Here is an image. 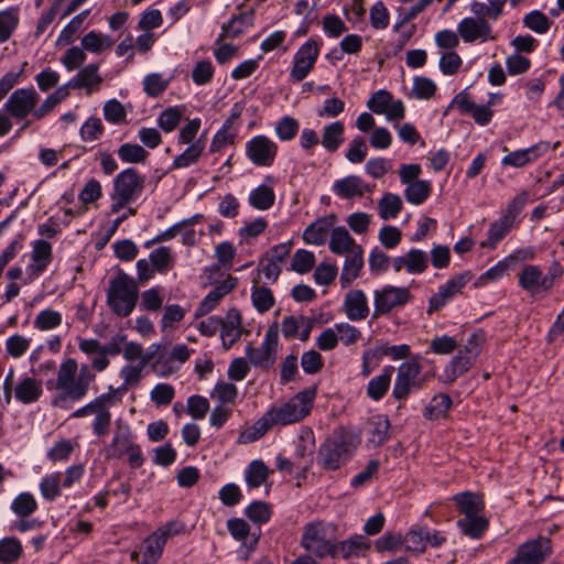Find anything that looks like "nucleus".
Here are the masks:
<instances>
[{"label": "nucleus", "mask_w": 564, "mask_h": 564, "mask_svg": "<svg viewBox=\"0 0 564 564\" xmlns=\"http://www.w3.org/2000/svg\"><path fill=\"white\" fill-rule=\"evenodd\" d=\"M96 375L88 365L78 364L73 358L65 359L56 373L54 389L57 393L52 398V405L67 410L70 403L82 400L95 381Z\"/></svg>", "instance_id": "obj_1"}, {"label": "nucleus", "mask_w": 564, "mask_h": 564, "mask_svg": "<svg viewBox=\"0 0 564 564\" xmlns=\"http://www.w3.org/2000/svg\"><path fill=\"white\" fill-rule=\"evenodd\" d=\"M358 440L348 432H336L318 448L316 462L327 470H336L352 455Z\"/></svg>", "instance_id": "obj_2"}, {"label": "nucleus", "mask_w": 564, "mask_h": 564, "mask_svg": "<svg viewBox=\"0 0 564 564\" xmlns=\"http://www.w3.org/2000/svg\"><path fill=\"white\" fill-rule=\"evenodd\" d=\"M128 457V464L131 468H140L144 463V456L141 447L135 443L131 427L122 421H117L113 430V436L105 448L107 459H120Z\"/></svg>", "instance_id": "obj_3"}, {"label": "nucleus", "mask_w": 564, "mask_h": 564, "mask_svg": "<svg viewBox=\"0 0 564 564\" xmlns=\"http://www.w3.org/2000/svg\"><path fill=\"white\" fill-rule=\"evenodd\" d=\"M138 295L139 289L135 281L120 270L110 281L107 303L116 315L127 317L133 312Z\"/></svg>", "instance_id": "obj_4"}, {"label": "nucleus", "mask_w": 564, "mask_h": 564, "mask_svg": "<svg viewBox=\"0 0 564 564\" xmlns=\"http://www.w3.org/2000/svg\"><path fill=\"white\" fill-rule=\"evenodd\" d=\"M316 389L310 388L299 392L288 402L273 406L265 412L272 425H288L300 422L310 414Z\"/></svg>", "instance_id": "obj_5"}, {"label": "nucleus", "mask_w": 564, "mask_h": 564, "mask_svg": "<svg viewBox=\"0 0 564 564\" xmlns=\"http://www.w3.org/2000/svg\"><path fill=\"white\" fill-rule=\"evenodd\" d=\"M145 177L135 169L129 167L120 172L113 180L110 212L118 213L133 203L143 192Z\"/></svg>", "instance_id": "obj_6"}, {"label": "nucleus", "mask_w": 564, "mask_h": 564, "mask_svg": "<svg viewBox=\"0 0 564 564\" xmlns=\"http://www.w3.org/2000/svg\"><path fill=\"white\" fill-rule=\"evenodd\" d=\"M335 527L324 522L308 523L304 528L301 545L317 558L332 557L335 546Z\"/></svg>", "instance_id": "obj_7"}, {"label": "nucleus", "mask_w": 564, "mask_h": 564, "mask_svg": "<svg viewBox=\"0 0 564 564\" xmlns=\"http://www.w3.org/2000/svg\"><path fill=\"white\" fill-rule=\"evenodd\" d=\"M278 346L279 325L274 322L268 327L259 347L251 345L246 347V356L254 367L269 369L276 360Z\"/></svg>", "instance_id": "obj_8"}, {"label": "nucleus", "mask_w": 564, "mask_h": 564, "mask_svg": "<svg viewBox=\"0 0 564 564\" xmlns=\"http://www.w3.org/2000/svg\"><path fill=\"white\" fill-rule=\"evenodd\" d=\"M413 299L410 290L404 286L384 285L373 292V317L389 314L395 308L405 306Z\"/></svg>", "instance_id": "obj_9"}, {"label": "nucleus", "mask_w": 564, "mask_h": 564, "mask_svg": "<svg viewBox=\"0 0 564 564\" xmlns=\"http://www.w3.org/2000/svg\"><path fill=\"white\" fill-rule=\"evenodd\" d=\"M322 42L315 39H310L300 46L293 57L290 73L293 80L301 82L307 77L318 58Z\"/></svg>", "instance_id": "obj_10"}, {"label": "nucleus", "mask_w": 564, "mask_h": 564, "mask_svg": "<svg viewBox=\"0 0 564 564\" xmlns=\"http://www.w3.org/2000/svg\"><path fill=\"white\" fill-rule=\"evenodd\" d=\"M551 553V541L540 536L522 543L507 564H543Z\"/></svg>", "instance_id": "obj_11"}, {"label": "nucleus", "mask_w": 564, "mask_h": 564, "mask_svg": "<svg viewBox=\"0 0 564 564\" xmlns=\"http://www.w3.org/2000/svg\"><path fill=\"white\" fill-rule=\"evenodd\" d=\"M39 99L40 96L33 87L20 88L11 94L4 108L12 118L22 120L29 115L34 118Z\"/></svg>", "instance_id": "obj_12"}, {"label": "nucleus", "mask_w": 564, "mask_h": 564, "mask_svg": "<svg viewBox=\"0 0 564 564\" xmlns=\"http://www.w3.org/2000/svg\"><path fill=\"white\" fill-rule=\"evenodd\" d=\"M170 536V528H159L143 541L140 552H133L131 557L138 564H154L161 557L163 547Z\"/></svg>", "instance_id": "obj_13"}, {"label": "nucleus", "mask_w": 564, "mask_h": 564, "mask_svg": "<svg viewBox=\"0 0 564 564\" xmlns=\"http://www.w3.org/2000/svg\"><path fill=\"white\" fill-rule=\"evenodd\" d=\"M367 107L377 115H384L388 121H399L405 115L403 102L393 99V96L383 89L376 91L370 97Z\"/></svg>", "instance_id": "obj_14"}, {"label": "nucleus", "mask_w": 564, "mask_h": 564, "mask_svg": "<svg viewBox=\"0 0 564 564\" xmlns=\"http://www.w3.org/2000/svg\"><path fill=\"white\" fill-rule=\"evenodd\" d=\"M246 153L254 165L271 166L278 153V145L265 135H257L246 143Z\"/></svg>", "instance_id": "obj_15"}, {"label": "nucleus", "mask_w": 564, "mask_h": 564, "mask_svg": "<svg viewBox=\"0 0 564 564\" xmlns=\"http://www.w3.org/2000/svg\"><path fill=\"white\" fill-rule=\"evenodd\" d=\"M471 274L469 272L460 273L453 279L448 280L445 284L438 288L429 302L427 313L431 314L434 311H438L446 305L453 297L462 293L464 286L470 281Z\"/></svg>", "instance_id": "obj_16"}, {"label": "nucleus", "mask_w": 564, "mask_h": 564, "mask_svg": "<svg viewBox=\"0 0 564 564\" xmlns=\"http://www.w3.org/2000/svg\"><path fill=\"white\" fill-rule=\"evenodd\" d=\"M421 373V365L417 360L411 359L400 365L392 394L397 400H404L411 388L416 386L417 377Z\"/></svg>", "instance_id": "obj_17"}, {"label": "nucleus", "mask_w": 564, "mask_h": 564, "mask_svg": "<svg viewBox=\"0 0 564 564\" xmlns=\"http://www.w3.org/2000/svg\"><path fill=\"white\" fill-rule=\"evenodd\" d=\"M52 260V245L44 239L33 241L31 262L26 267L29 281L36 280L47 269Z\"/></svg>", "instance_id": "obj_18"}, {"label": "nucleus", "mask_w": 564, "mask_h": 564, "mask_svg": "<svg viewBox=\"0 0 564 564\" xmlns=\"http://www.w3.org/2000/svg\"><path fill=\"white\" fill-rule=\"evenodd\" d=\"M457 32L465 43H473L477 40L486 42L495 39L486 18H464L457 25Z\"/></svg>", "instance_id": "obj_19"}, {"label": "nucleus", "mask_w": 564, "mask_h": 564, "mask_svg": "<svg viewBox=\"0 0 564 564\" xmlns=\"http://www.w3.org/2000/svg\"><path fill=\"white\" fill-rule=\"evenodd\" d=\"M100 65L91 63L82 67L77 74L69 79L66 85L69 89H84L86 95H90L100 89L102 76L99 74Z\"/></svg>", "instance_id": "obj_20"}, {"label": "nucleus", "mask_w": 564, "mask_h": 564, "mask_svg": "<svg viewBox=\"0 0 564 564\" xmlns=\"http://www.w3.org/2000/svg\"><path fill=\"white\" fill-rule=\"evenodd\" d=\"M370 549V541L361 534H356L347 540H335L334 555L332 558L349 560L359 557Z\"/></svg>", "instance_id": "obj_21"}, {"label": "nucleus", "mask_w": 564, "mask_h": 564, "mask_svg": "<svg viewBox=\"0 0 564 564\" xmlns=\"http://www.w3.org/2000/svg\"><path fill=\"white\" fill-rule=\"evenodd\" d=\"M519 285L530 294L547 292V279L539 265L527 264L519 273Z\"/></svg>", "instance_id": "obj_22"}, {"label": "nucleus", "mask_w": 564, "mask_h": 564, "mask_svg": "<svg viewBox=\"0 0 564 564\" xmlns=\"http://www.w3.org/2000/svg\"><path fill=\"white\" fill-rule=\"evenodd\" d=\"M549 142H539L528 149L517 150L505 155L501 160L502 165L523 167L528 163L536 160L547 152Z\"/></svg>", "instance_id": "obj_23"}, {"label": "nucleus", "mask_w": 564, "mask_h": 564, "mask_svg": "<svg viewBox=\"0 0 564 564\" xmlns=\"http://www.w3.org/2000/svg\"><path fill=\"white\" fill-rule=\"evenodd\" d=\"M15 399L23 404L35 403L43 393L42 381L34 377L22 376L14 387Z\"/></svg>", "instance_id": "obj_24"}, {"label": "nucleus", "mask_w": 564, "mask_h": 564, "mask_svg": "<svg viewBox=\"0 0 564 564\" xmlns=\"http://www.w3.org/2000/svg\"><path fill=\"white\" fill-rule=\"evenodd\" d=\"M344 311L350 321H362L369 315L367 296L361 290L349 291L345 295Z\"/></svg>", "instance_id": "obj_25"}, {"label": "nucleus", "mask_w": 564, "mask_h": 564, "mask_svg": "<svg viewBox=\"0 0 564 564\" xmlns=\"http://www.w3.org/2000/svg\"><path fill=\"white\" fill-rule=\"evenodd\" d=\"M335 221L336 217L334 215L318 218L305 228L303 232L304 241L308 245H324L329 231H332L335 225Z\"/></svg>", "instance_id": "obj_26"}, {"label": "nucleus", "mask_w": 564, "mask_h": 564, "mask_svg": "<svg viewBox=\"0 0 564 564\" xmlns=\"http://www.w3.org/2000/svg\"><path fill=\"white\" fill-rule=\"evenodd\" d=\"M333 191L340 198L349 199L360 197L371 188L360 176L349 175L337 180L333 185Z\"/></svg>", "instance_id": "obj_27"}, {"label": "nucleus", "mask_w": 564, "mask_h": 564, "mask_svg": "<svg viewBox=\"0 0 564 564\" xmlns=\"http://www.w3.org/2000/svg\"><path fill=\"white\" fill-rule=\"evenodd\" d=\"M220 336L225 349H229L241 336V315L238 310L231 308L226 318H221Z\"/></svg>", "instance_id": "obj_28"}, {"label": "nucleus", "mask_w": 564, "mask_h": 564, "mask_svg": "<svg viewBox=\"0 0 564 564\" xmlns=\"http://www.w3.org/2000/svg\"><path fill=\"white\" fill-rule=\"evenodd\" d=\"M236 283L234 280L228 279L215 286L208 294L202 300L195 311V316L200 317L212 312L221 301V299L230 293L235 288Z\"/></svg>", "instance_id": "obj_29"}, {"label": "nucleus", "mask_w": 564, "mask_h": 564, "mask_svg": "<svg viewBox=\"0 0 564 564\" xmlns=\"http://www.w3.org/2000/svg\"><path fill=\"white\" fill-rule=\"evenodd\" d=\"M355 247H360L355 242L345 227H335L330 231L329 249L336 254H347L354 251Z\"/></svg>", "instance_id": "obj_30"}, {"label": "nucleus", "mask_w": 564, "mask_h": 564, "mask_svg": "<svg viewBox=\"0 0 564 564\" xmlns=\"http://www.w3.org/2000/svg\"><path fill=\"white\" fill-rule=\"evenodd\" d=\"M476 356L477 351H473L471 349H468V354L460 350L445 369L446 381L454 382L458 377L464 375L473 366Z\"/></svg>", "instance_id": "obj_31"}, {"label": "nucleus", "mask_w": 564, "mask_h": 564, "mask_svg": "<svg viewBox=\"0 0 564 564\" xmlns=\"http://www.w3.org/2000/svg\"><path fill=\"white\" fill-rule=\"evenodd\" d=\"M393 372L394 368L392 366H386L379 376L368 382L367 394L370 399L378 401L383 398L390 387Z\"/></svg>", "instance_id": "obj_32"}, {"label": "nucleus", "mask_w": 564, "mask_h": 564, "mask_svg": "<svg viewBox=\"0 0 564 564\" xmlns=\"http://www.w3.org/2000/svg\"><path fill=\"white\" fill-rule=\"evenodd\" d=\"M345 127L341 121H334L326 124L322 131V145L328 152H335L344 142Z\"/></svg>", "instance_id": "obj_33"}, {"label": "nucleus", "mask_w": 564, "mask_h": 564, "mask_svg": "<svg viewBox=\"0 0 564 564\" xmlns=\"http://www.w3.org/2000/svg\"><path fill=\"white\" fill-rule=\"evenodd\" d=\"M457 509L460 513L466 516H475L482 513L484 502L479 496L476 494L465 491L453 497Z\"/></svg>", "instance_id": "obj_34"}, {"label": "nucleus", "mask_w": 564, "mask_h": 564, "mask_svg": "<svg viewBox=\"0 0 564 564\" xmlns=\"http://www.w3.org/2000/svg\"><path fill=\"white\" fill-rule=\"evenodd\" d=\"M364 265L362 248L355 247L354 251L346 254L340 280L343 283H350L358 275Z\"/></svg>", "instance_id": "obj_35"}, {"label": "nucleus", "mask_w": 564, "mask_h": 564, "mask_svg": "<svg viewBox=\"0 0 564 564\" xmlns=\"http://www.w3.org/2000/svg\"><path fill=\"white\" fill-rule=\"evenodd\" d=\"M271 470L261 459L252 460L246 471L245 479L246 484L250 489L259 488L267 482Z\"/></svg>", "instance_id": "obj_36"}, {"label": "nucleus", "mask_w": 564, "mask_h": 564, "mask_svg": "<svg viewBox=\"0 0 564 564\" xmlns=\"http://www.w3.org/2000/svg\"><path fill=\"white\" fill-rule=\"evenodd\" d=\"M507 0L474 1L470 3V11L477 18H486L496 21L503 11Z\"/></svg>", "instance_id": "obj_37"}, {"label": "nucleus", "mask_w": 564, "mask_h": 564, "mask_svg": "<svg viewBox=\"0 0 564 564\" xmlns=\"http://www.w3.org/2000/svg\"><path fill=\"white\" fill-rule=\"evenodd\" d=\"M457 525L465 535L471 539H479L487 530L488 521L480 513L459 519Z\"/></svg>", "instance_id": "obj_38"}, {"label": "nucleus", "mask_w": 564, "mask_h": 564, "mask_svg": "<svg viewBox=\"0 0 564 564\" xmlns=\"http://www.w3.org/2000/svg\"><path fill=\"white\" fill-rule=\"evenodd\" d=\"M273 427L269 417L264 413L260 419H258L251 426L242 431L238 438V444H249L260 440L269 430Z\"/></svg>", "instance_id": "obj_39"}, {"label": "nucleus", "mask_w": 564, "mask_h": 564, "mask_svg": "<svg viewBox=\"0 0 564 564\" xmlns=\"http://www.w3.org/2000/svg\"><path fill=\"white\" fill-rule=\"evenodd\" d=\"M80 44L85 52L100 54L105 51L110 50L113 44V41L110 39L109 35L97 33L95 31H89L87 34L84 35Z\"/></svg>", "instance_id": "obj_40"}, {"label": "nucleus", "mask_w": 564, "mask_h": 564, "mask_svg": "<svg viewBox=\"0 0 564 564\" xmlns=\"http://www.w3.org/2000/svg\"><path fill=\"white\" fill-rule=\"evenodd\" d=\"M150 262L154 270L159 273H165L173 269L175 264V256L170 247H159L149 256Z\"/></svg>", "instance_id": "obj_41"}, {"label": "nucleus", "mask_w": 564, "mask_h": 564, "mask_svg": "<svg viewBox=\"0 0 564 564\" xmlns=\"http://www.w3.org/2000/svg\"><path fill=\"white\" fill-rule=\"evenodd\" d=\"M402 207L401 197L393 193H386L378 202V213L383 220L395 218Z\"/></svg>", "instance_id": "obj_42"}, {"label": "nucleus", "mask_w": 564, "mask_h": 564, "mask_svg": "<svg viewBox=\"0 0 564 564\" xmlns=\"http://www.w3.org/2000/svg\"><path fill=\"white\" fill-rule=\"evenodd\" d=\"M452 405V399L448 394L441 393L435 395L426 405L424 417L427 420H440L446 416Z\"/></svg>", "instance_id": "obj_43"}, {"label": "nucleus", "mask_w": 564, "mask_h": 564, "mask_svg": "<svg viewBox=\"0 0 564 564\" xmlns=\"http://www.w3.org/2000/svg\"><path fill=\"white\" fill-rule=\"evenodd\" d=\"M404 549L415 554L424 553L426 550V527H413L404 535Z\"/></svg>", "instance_id": "obj_44"}, {"label": "nucleus", "mask_w": 564, "mask_h": 564, "mask_svg": "<svg viewBox=\"0 0 564 564\" xmlns=\"http://www.w3.org/2000/svg\"><path fill=\"white\" fill-rule=\"evenodd\" d=\"M431 183L429 181H415L410 183L404 189L405 199L413 205H421L431 194Z\"/></svg>", "instance_id": "obj_45"}, {"label": "nucleus", "mask_w": 564, "mask_h": 564, "mask_svg": "<svg viewBox=\"0 0 564 564\" xmlns=\"http://www.w3.org/2000/svg\"><path fill=\"white\" fill-rule=\"evenodd\" d=\"M275 195L273 189L268 185H260L249 195V203L259 210H267L274 204Z\"/></svg>", "instance_id": "obj_46"}, {"label": "nucleus", "mask_w": 564, "mask_h": 564, "mask_svg": "<svg viewBox=\"0 0 564 564\" xmlns=\"http://www.w3.org/2000/svg\"><path fill=\"white\" fill-rule=\"evenodd\" d=\"M514 223L511 221V217H501L491 224L488 230V238L486 242H482V247L495 248L496 245L509 232Z\"/></svg>", "instance_id": "obj_47"}, {"label": "nucleus", "mask_w": 564, "mask_h": 564, "mask_svg": "<svg viewBox=\"0 0 564 564\" xmlns=\"http://www.w3.org/2000/svg\"><path fill=\"white\" fill-rule=\"evenodd\" d=\"M369 442L375 446L382 445L390 437V421L387 416H376L370 421Z\"/></svg>", "instance_id": "obj_48"}, {"label": "nucleus", "mask_w": 564, "mask_h": 564, "mask_svg": "<svg viewBox=\"0 0 564 564\" xmlns=\"http://www.w3.org/2000/svg\"><path fill=\"white\" fill-rule=\"evenodd\" d=\"M205 148L204 141L199 138L196 142L189 144L184 152L177 155L173 161V167L183 169L197 162Z\"/></svg>", "instance_id": "obj_49"}, {"label": "nucleus", "mask_w": 564, "mask_h": 564, "mask_svg": "<svg viewBox=\"0 0 564 564\" xmlns=\"http://www.w3.org/2000/svg\"><path fill=\"white\" fill-rule=\"evenodd\" d=\"M106 395H102L101 401L97 406V411L94 412L95 420L93 422L94 434L98 437L108 434L111 424V413L105 405Z\"/></svg>", "instance_id": "obj_50"}, {"label": "nucleus", "mask_w": 564, "mask_h": 564, "mask_svg": "<svg viewBox=\"0 0 564 564\" xmlns=\"http://www.w3.org/2000/svg\"><path fill=\"white\" fill-rule=\"evenodd\" d=\"M21 555L22 545L17 538H4L0 541V563H14Z\"/></svg>", "instance_id": "obj_51"}, {"label": "nucleus", "mask_w": 564, "mask_h": 564, "mask_svg": "<svg viewBox=\"0 0 564 564\" xmlns=\"http://www.w3.org/2000/svg\"><path fill=\"white\" fill-rule=\"evenodd\" d=\"M68 96L69 88L66 84L58 87L54 93L45 98L40 107H37L36 112H34V119L37 120L46 116L55 106L65 100Z\"/></svg>", "instance_id": "obj_52"}, {"label": "nucleus", "mask_w": 564, "mask_h": 564, "mask_svg": "<svg viewBox=\"0 0 564 564\" xmlns=\"http://www.w3.org/2000/svg\"><path fill=\"white\" fill-rule=\"evenodd\" d=\"M19 24V9L9 8L0 11V42H6Z\"/></svg>", "instance_id": "obj_53"}, {"label": "nucleus", "mask_w": 564, "mask_h": 564, "mask_svg": "<svg viewBox=\"0 0 564 564\" xmlns=\"http://www.w3.org/2000/svg\"><path fill=\"white\" fill-rule=\"evenodd\" d=\"M37 502L32 494L21 492L18 495L12 503L11 510L20 518H26L35 512Z\"/></svg>", "instance_id": "obj_54"}, {"label": "nucleus", "mask_w": 564, "mask_h": 564, "mask_svg": "<svg viewBox=\"0 0 564 564\" xmlns=\"http://www.w3.org/2000/svg\"><path fill=\"white\" fill-rule=\"evenodd\" d=\"M117 153L119 159L126 163H143L149 155L143 147L132 143L121 144Z\"/></svg>", "instance_id": "obj_55"}, {"label": "nucleus", "mask_w": 564, "mask_h": 564, "mask_svg": "<svg viewBox=\"0 0 564 564\" xmlns=\"http://www.w3.org/2000/svg\"><path fill=\"white\" fill-rule=\"evenodd\" d=\"M89 10H85L75 15L69 21V23L62 30L58 36V42L64 44H69L70 42H73L77 33L82 30L83 24L89 15Z\"/></svg>", "instance_id": "obj_56"}, {"label": "nucleus", "mask_w": 564, "mask_h": 564, "mask_svg": "<svg viewBox=\"0 0 564 564\" xmlns=\"http://www.w3.org/2000/svg\"><path fill=\"white\" fill-rule=\"evenodd\" d=\"M551 23V20L539 10L531 11L523 18V25L538 34L546 33Z\"/></svg>", "instance_id": "obj_57"}, {"label": "nucleus", "mask_w": 564, "mask_h": 564, "mask_svg": "<svg viewBox=\"0 0 564 564\" xmlns=\"http://www.w3.org/2000/svg\"><path fill=\"white\" fill-rule=\"evenodd\" d=\"M406 254V272L410 274L423 273L429 265V256L419 249H411Z\"/></svg>", "instance_id": "obj_58"}, {"label": "nucleus", "mask_w": 564, "mask_h": 564, "mask_svg": "<svg viewBox=\"0 0 564 564\" xmlns=\"http://www.w3.org/2000/svg\"><path fill=\"white\" fill-rule=\"evenodd\" d=\"M86 52L83 47L72 46L61 57V63L68 72L84 67L86 62Z\"/></svg>", "instance_id": "obj_59"}, {"label": "nucleus", "mask_w": 564, "mask_h": 564, "mask_svg": "<svg viewBox=\"0 0 564 564\" xmlns=\"http://www.w3.org/2000/svg\"><path fill=\"white\" fill-rule=\"evenodd\" d=\"M252 304L260 313L268 312L274 304V297L270 289L254 286L251 293Z\"/></svg>", "instance_id": "obj_60"}, {"label": "nucleus", "mask_w": 564, "mask_h": 564, "mask_svg": "<svg viewBox=\"0 0 564 564\" xmlns=\"http://www.w3.org/2000/svg\"><path fill=\"white\" fill-rule=\"evenodd\" d=\"M237 395V387L234 383L225 381L218 382L212 392V398H216L219 405L235 403Z\"/></svg>", "instance_id": "obj_61"}, {"label": "nucleus", "mask_w": 564, "mask_h": 564, "mask_svg": "<svg viewBox=\"0 0 564 564\" xmlns=\"http://www.w3.org/2000/svg\"><path fill=\"white\" fill-rule=\"evenodd\" d=\"M299 121L290 116L282 117L275 126V133L281 141L292 140L299 131Z\"/></svg>", "instance_id": "obj_62"}, {"label": "nucleus", "mask_w": 564, "mask_h": 564, "mask_svg": "<svg viewBox=\"0 0 564 564\" xmlns=\"http://www.w3.org/2000/svg\"><path fill=\"white\" fill-rule=\"evenodd\" d=\"M62 324V315L53 310L41 311L35 319L34 327L40 330H50L58 327Z\"/></svg>", "instance_id": "obj_63"}, {"label": "nucleus", "mask_w": 564, "mask_h": 564, "mask_svg": "<svg viewBox=\"0 0 564 564\" xmlns=\"http://www.w3.org/2000/svg\"><path fill=\"white\" fill-rule=\"evenodd\" d=\"M104 133V124L99 118L90 117L80 127L79 134L83 141L94 142Z\"/></svg>", "instance_id": "obj_64"}]
</instances>
